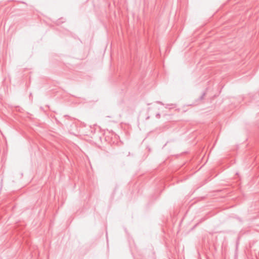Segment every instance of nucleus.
I'll use <instances>...</instances> for the list:
<instances>
[{
  "instance_id": "1",
  "label": "nucleus",
  "mask_w": 259,
  "mask_h": 259,
  "mask_svg": "<svg viewBox=\"0 0 259 259\" xmlns=\"http://www.w3.org/2000/svg\"><path fill=\"white\" fill-rule=\"evenodd\" d=\"M156 117L157 118H160V113H157V114H156Z\"/></svg>"
},
{
  "instance_id": "2",
  "label": "nucleus",
  "mask_w": 259,
  "mask_h": 259,
  "mask_svg": "<svg viewBox=\"0 0 259 259\" xmlns=\"http://www.w3.org/2000/svg\"><path fill=\"white\" fill-rule=\"evenodd\" d=\"M157 103L163 105V104L160 101H157Z\"/></svg>"
}]
</instances>
